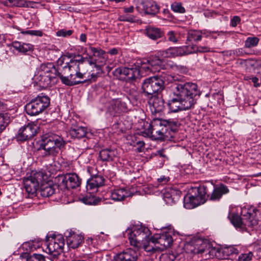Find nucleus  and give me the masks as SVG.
<instances>
[{
    "label": "nucleus",
    "instance_id": "1",
    "mask_svg": "<svg viewBox=\"0 0 261 261\" xmlns=\"http://www.w3.org/2000/svg\"><path fill=\"white\" fill-rule=\"evenodd\" d=\"M171 91L174 96L168 101V107L171 112L192 109L200 95L197 85L187 82L185 77L176 75L170 76Z\"/></svg>",
    "mask_w": 261,
    "mask_h": 261
},
{
    "label": "nucleus",
    "instance_id": "2",
    "mask_svg": "<svg viewBox=\"0 0 261 261\" xmlns=\"http://www.w3.org/2000/svg\"><path fill=\"white\" fill-rule=\"evenodd\" d=\"M229 189L223 184L215 186L212 182H206L199 187H191L184 198V206L192 208L204 203L206 200L219 201L224 194H227Z\"/></svg>",
    "mask_w": 261,
    "mask_h": 261
},
{
    "label": "nucleus",
    "instance_id": "3",
    "mask_svg": "<svg viewBox=\"0 0 261 261\" xmlns=\"http://www.w3.org/2000/svg\"><path fill=\"white\" fill-rule=\"evenodd\" d=\"M177 128V122L171 119L154 118L146 130L148 136L154 140H161L172 136Z\"/></svg>",
    "mask_w": 261,
    "mask_h": 261
},
{
    "label": "nucleus",
    "instance_id": "4",
    "mask_svg": "<svg viewBox=\"0 0 261 261\" xmlns=\"http://www.w3.org/2000/svg\"><path fill=\"white\" fill-rule=\"evenodd\" d=\"M66 142L60 136L49 133L42 137L39 150L44 157L56 156L60 150L63 148Z\"/></svg>",
    "mask_w": 261,
    "mask_h": 261
},
{
    "label": "nucleus",
    "instance_id": "5",
    "mask_svg": "<svg viewBox=\"0 0 261 261\" xmlns=\"http://www.w3.org/2000/svg\"><path fill=\"white\" fill-rule=\"evenodd\" d=\"M151 232L147 227L142 226L134 227L128 234V239L130 245L138 250L143 248L147 252L155 250L154 247L150 244V241L153 243L151 239H149Z\"/></svg>",
    "mask_w": 261,
    "mask_h": 261
},
{
    "label": "nucleus",
    "instance_id": "6",
    "mask_svg": "<svg viewBox=\"0 0 261 261\" xmlns=\"http://www.w3.org/2000/svg\"><path fill=\"white\" fill-rule=\"evenodd\" d=\"M257 209L250 207L248 208L243 207L241 210V217L238 214H233L228 215L231 223L237 228L244 229L246 226L254 227L258 224L259 221L256 218Z\"/></svg>",
    "mask_w": 261,
    "mask_h": 261
},
{
    "label": "nucleus",
    "instance_id": "7",
    "mask_svg": "<svg viewBox=\"0 0 261 261\" xmlns=\"http://www.w3.org/2000/svg\"><path fill=\"white\" fill-rule=\"evenodd\" d=\"M188 246L190 251L194 254H204L206 258L220 257L217 253V247H213L207 240L197 239Z\"/></svg>",
    "mask_w": 261,
    "mask_h": 261
},
{
    "label": "nucleus",
    "instance_id": "8",
    "mask_svg": "<svg viewBox=\"0 0 261 261\" xmlns=\"http://www.w3.org/2000/svg\"><path fill=\"white\" fill-rule=\"evenodd\" d=\"M49 104V97L41 93L28 103L25 106V109L28 115L36 116L44 112Z\"/></svg>",
    "mask_w": 261,
    "mask_h": 261
},
{
    "label": "nucleus",
    "instance_id": "9",
    "mask_svg": "<svg viewBox=\"0 0 261 261\" xmlns=\"http://www.w3.org/2000/svg\"><path fill=\"white\" fill-rule=\"evenodd\" d=\"M79 59H71L69 62H66L63 68L64 71L68 70L70 77L75 76L76 77L82 79L86 74L87 70L85 68V58L78 55Z\"/></svg>",
    "mask_w": 261,
    "mask_h": 261
},
{
    "label": "nucleus",
    "instance_id": "10",
    "mask_svg": "<svg viewBox=\"0 0 261 261\" xmlns=\"http://www.w3.org/2000/svg\"><path fill=\"white\" fill-rule=\"evenodd\" d=\"M164 81L161 77L153 76L145 79L142 84V90L145 96H153L164 89Z\"/></svg>",
    "mask_w": 261,
    "mask_h": 261
},
{
    "label": "nucleus",
    "instance_id": "11",
    "mask_svg": "<svg viewBox=\"0 0 261 261\" xmlns=\"http://www.w3.org/2000/svg\"><path fill=\"white\" fill-rule=\"evenodd\" d=\"M46 253L57 257L63 252L65 245V240L62 234H53L46 237Z\"/></svg>",
    "mask_w": 261,
    "mask_h": 261
},
{
    "label": "nucleus",
    "instance_id": "12",
    "mask_svg": "<svg viewBox=\"0 0 261 261\" xmlns=\"http://www.w3.org/2000/svg\"><path fill=\"white\" fill-rule=\"evenodd\" d=\"M38 128V126L34 123H29L19 128L15 138L20 142L30 140L36 135Z\"/></svg>",
    "mask_w": 261,
    "mask_h": 261
},
{
    "label": "nucleus",
    "instance_id": "13",
    "mask_svg": "<svg viewBox=\"0 0 261 261\" xmlns=\"http://www.w3.org/2000/svg\"><path fill=\"white\" fill-rule=\"evenodd\" d=\"M40 176V173H32L30 176L24 178L23 180L24 188L28 194L33 195L39 190L38 177Z\"/></svg>",
    "mask_w": 261,
    "mask_h": 261
},
{
    "label": "nucleus",
    "instance_id": "14",
    "mask_svg": "<svg viewBox=\"0 0 261 261\" xmlns=\"http://www.w3.org/2000/svg\"><path fill=\"white\" fill-rule=\"evenodd\" d=\"M107 109L111 115L115 116L122 112H126L128 108L124 99L116 98L109 102Z\"/></svg>",
    "mask_w": 261,
    "mask_h": 261
},
{
    "label": "nucleus",
    "instance_id": "15",
    "mask_svg": "<svg viewBox=\"0 0 261 261\" xmlns=\"http://www.w3.org/2000/svg\"><path fill=\"white\" fill-rule=\"evenodd\" d=\"M114 74L116 76L124 75L126 80H134L139 77V70L134 65L132 67H119L115 69Z\"/></svg>",
    "mask_w": 261,
    "mask_h": 261
},
{
    "label": "nucleus",
    "instance_id": "16",
    "mask_svg": "<svg viewBox=\"0 0 261 261\" xmlns=\"http://www.w3.org/2000/svg\"><path fill=\"white\" fill-rule=\"evenodd\" d=\"M187 48L185 46L179 47H170L165 50H160L157 51L158 56L164 58H171L178 56H184L187 53Z\"/></svg>",
    "mask_w": 261,
    "mask_h": 261
},
{
    "label": "nucleus",
    "instance_id": "17",
    "mask_svg": "<svg viewBox=\"0 0 261 261\" xmlns=\"http://www.w3.org/2000/svg\"><path fill=\"white\" fill-rule=\"evenodd\" d=\"M148 102L152 114L160 115L165 109L164 100L162 97L158 94L151 96Z\"/></svg>",
    "mask_w": 261,
    "mask_h": 261
},
{
    "label": "nucleus",
    "instance_id": "18",
    "mask_svg": "<svg viewBox=\"0 0 261 261\" xmlns=\"http://www.w3.org/2000/svg\"><path fill=\"white\" fill-rule=\"evenodd\" d=\"M67 244L69 248L75 249L81 245L84 241V235L72 230L65 232Z\"/></svg>",
    "mask_w": 261,
    "mask_h": 261
},
{
    "label": "nucleus",
    "instance_id": "19",
    "mask_svg": "<svg viewBox=\"0 0 261 261\" xmlns=\"http://www.w3.org/2000/svg\"><path fill=\"white\" fill-rule=\"evenodd\" d=\"M180 194V191L178 190L172 188L165 189L163 192V198L166 204L171 205L179 200Z\"/></svg>",
    "mask_w": 261,
    "mask_h": 261
},
{
    "label": "nucleus",
    "instance_id": "20",
    "mask_svg": "<svg viewBox=\"0 0 261 261\" xmlns=\"http://www.w3.org/2000/svg\"><path fill=\"white\" fill-rule=\"evenodd\" d=\"M138 253L137 250L127 248L119 253L115 258V261H136Z\"/></svg>",
    "mask_w": 261,
    "mask_h": 261
},
{
    "label": "nucleus",
    "instance_id": "21",
    "mask_svg": "<svg viewBox=\"0 0 261 261\" xmlns=\"http://www.w3.org/2000/svg\"><path fill=\"white\" fill-rule=\"evenodd\" d=\"M58 69L56 67L53 63L48 62L41 64L40 66L38 74H41L42 75H50L52 77H57L58 72Z\"/></svg>",
    "mask_w": 261,
    "mask_h": 261
},
{
    "label": "nucleus",
    "instance_id": "22",
    "mask_svg": "<svg viewBox=\"0 0 261 261\" xmlns=\"http://www.w3.org/2000/svg\"><path fill=\"white\" fill-rule=\"evenodd\" d=\"M142 10L146 14L155 15L160 9V7L154 2L151 1L146 0L141 2Z\"/></svg>",
    "mask_w": 261,
    "mask_h": 261
},
{
    "label": "nucleus",
    "instance_id": "23",
    "mask_svg": "<svg viewBox=\"0 0 261 261\" xmlns=\"http://www.w3.org/2000/svg\"><path fill=\"white\" fill-rule=\"evenodd\" d=\"M217 253L220 255V257H217L220 259H224L232 254H237L239 253V251L235 246H227L223 248H217Z\"/></svg>",
    "mask_w": 261,
    "mask_h": 261
},
{
    "label": "nucleus",
    "instance_id": "24",
    "mask_svg": "<svg viewBox=\"0 0 261 261\" xmlns=\"http://www.w3.org/2000/svg\"><path fill=\"white\" fill-rule=\"evenodd\" d=\"M132 193L126 188L118 189L111 192V197L115 201L123 200L126 197L131 196Z\"/></svg>",
    "mask_w": 261,
    "mask_h": 261
},
{
    "label": "nucleus",
    "instance_id": "25",
    "mask_svg": "<svg viewBox=\"0 0 261 261\" xmlns=\"http://www.w3.org/2000/svg\"><path fill=\"white\" fill-rule=\"evenodd\" d=\"M134 65L139 70L140 75L141 73L148 74L150 72H155V69L151 67L148 60H137L134 63Z\"/></svg>",
    "mask_w": 261,
    "mask_h": 261
},
{
    "label": "nucleus",
    "instance_id": "26",
    "mask_svg": "<svg viewBox=\"0 0 261 261\" xmlns=\"http://www.w3.org/2000/svg\"><path fill=\"white\" fill-rule=\"evenodd\" d=\"M116 151L111 148L102 149L99 152V158L102 162L112 161L116 156Z\"/></svg>",
    "mask_w": 261,
    "mask_h": 261
},
{
    "label": "nucleus",
    "instance_id": "27",
    "mask_svg": "<svg viewBox=\"0 0 261 261\" xmlns=\"http://www.w3.org/2000/svg\"><path fill=\"white\" fill-rule=\"evenodd\" d=\"M69 132L71 137L81 139L86 136L87 129L83 126L72 125Z\"/></svg>",
    "mask_w": 261,
    "mask_h": 261
},
{
    "label": "nucleus",
    "instance_id": "28",
    "mask_svg": "<svg viewBox=\"0 0 261 261\" xmlns=\"http://www.w3.org/2000/svg\"><path fill=\"white\" fill-rule=\"evenodd\" d=\"M146 34L152 40H156L163 37V32L160 28L149 26L145 29Z\"/></svg>",
    "mask_w": 261,
    "mask_h": 261
},
{
    "label": "nucleus",
    "instance_id": "29",
    "mask_svg": "<svg viewBox=\"0 0 261 261\" xmlns=\"http://www.w3.org/2000/svg\"><path fill=\"white\" fill-rule=\"evenodd\" d=\"M43 241L40 239H35L34 240L24 242L22 245L23 249L28 251H33L37 248H39L42 245Z\"/></svg>",
    "mask_w": 261,
    "mask_h": 261
},
{
    "label": "nucleus",
    "instance_id": "30",
    "mask_svg": "<svg viewBox=\"0 0 261 261\" xmlns=\"http://www.w3.org/2000/svg\"><path fill=\"white\" fill-rule=\"evenodd\" d=\"M39 189L40 195L44 197L50 196L55 192V186L48 182L41 184Z\"/></svg>",
    "mask_w": 261,
    "mask_h": 261
},
{
    "label": "nucleus",
    "instance_id": "31",
    "mask_svg": "<svg viewBox=\"0 0 261 261\" xmlns=\"http://www.w3.org/2000/svg\"><path fill=\"white\" fill-rule=\"evenodd\" d=\"M57 77L60 78L61 81V82L68 86H73L74 85H76L81 83H83L85 82V80L84 81H76L75 77H70L69 75L68 76H63V74L58 71L57 74Z\"/></svg>",
    "mask_w": 261,
    "mask_h": 261
},
{
    "label": "nucleus",
    "instance_id": "32",
    "mask_svg": "<svg viewBox=\"0 0 261 261\" xmlns=\"http://www.w3.org/2000/svg\"><path fill=\"white\" fill-rule=\"evenodd\" d=\"M13 47L19 52L27 54L28 51L33 50V45L30 43H22L15 41L12 44Z\"/></svg>",
    "mask_w": 261,
    "mask_h": 261
},
{
    "label": "nucleus",
    "instance_id": "33",
    "mask_svg": "<svg viewBox=\"0 0 261 261\" xmlns=\"http://www.w3.org/2000/svg\"><path fill=\"white\" fill-rule=\"evenodd\" d=\"M81 184V180L77 174L75 173L67 174V189H74L79 187Z\"/></svg>",
    "mask_w": 261,
    "mask_h": 261
},
{
    "label": "nucleus",
    "instance_id": "34",
    "mask_svg": "<svg viewBox=\"0 0 261 261\" xmlns=\"http://www.w3.org/2000/svg\"><path fill=\"white\" fill-rule=\"evenodd\" d=\"M36 77L39 84L43 87H47L50 86L52 81L57 77H52V76L50 75L43 74V75H42L41 74H38V75H36Z\"/></svg>",
    "mask_w": 261,
    "mask_h": 261
},
{
    "label": "nucleus",
    "instance_id": "35",
    "mask_svg": "<svg viewBox=\"0 0 261 261\" xmlns=\"http://www.w3.org/2000/svg\"><path fill=\"white\" fill-rule=\"evenodd\" d=\"M173 242L172 236L168 233L162 234L159 238L158 243L164 247L171 246Z\"/></svg>",
    "mask_w": 261,
    "mask_h": 261
},
{
    "label": "nucleus",
    "instance_id": "36",
    "mask_svg": "<svg viewBox=\"0 0 261 261\" xmlns=\"http://www.w3.org/2000/svg\"><path fill=\"white\" fill-rule=\"evenodd\" d=\"M103 64H96V66L92 67L93 69L91 70V73L88 76V80L95 81V80L103 73L102 70Z\"/></svg>",
    "mask_w": 261,
    "mask_h": 261
},
{
    "label": "nucleus",
    "instance_id": "37",
    "mask_svg": "<svg viewBox=\"0 0 261 261\" xmlns=\"http://www.w3.org/2000/svg\"><path fill=\"white\" fill-rule=\"evenodd\" d=\"M201 32L200 30H190L188 32L187 41L198 42L201 40Z\"/></svg>",
    "mask_w": 261,
    "mask_h": 261
},
{
    "label": "nucleus",
    "instance_id": "38",
    "mask_svg": "<svg viewBox=\"0 0 261 261\" xmlns=\"http://www.w3.org/2000/svg\"><path fill=\"white\" fill-rule=\"evenodd\" d=\"M151 67L155 69V72L158 70V67L162 66L163 61V59L158 56V53L153 56L150 57L148 60Z\"/></svg>",
    "mask_w": 261,
    "mask_h": 261
},
{
    "label": "nucleus",
    "instance_id": "39",
    "mask_svg": "<svg viewBox=\"0 0 261 261\" xmlns=\"http://www.w3.org/2000/svg\"><path fill=\"white\" fill-rule=\"evenodd\" d=\"M55 182L61 189H67V174H60L55 178Z\"/></svg>",
    "mask_w": 261,
    "mask_h": 261
},
{
    "label": "nucleus",
    "instance_id": "40",
    "mask_svg": "<svg viewBox=\"0 0 261 261\" xmlns=\"http://www.w3.org/2000/svg\"><path fill=\"white\" fill-rule=\"evenodd\" d=\"M36 2L34 1H27V0H15L14 6L21 8H34Z\"/></svg>",
    "mask_w": 261,
    "mask_h": 261
},
{
    "label": "nucleus",
    "instance_id": "41",
    "mask_svg": "<svg viewBox=\"0 0 261 261\" xmlns=\"http://www.w3.org/2000/svg\"><path fill=\"white\" fill-rule=\"evenodd\" d=\"M259 42V39L256 37H248L245 41V47L250 48L257 45Z\"/></svg>",
    "mask_w": 261,
    "mask_h": 261
},
{
    "label": "nucleus",
    "instance_id": "42",
    "mask_svg": "<svg viewBox=\"0 0 261 261\" xmlns=\"http://www.w3.org/2000/svg\"><path fill=\"white\" fill-rule=\"evenodd\" d=\"M9 120L7 116L4 114H0V133H2L6 127Z\"/></svg>",
    "mask_w": 261,
    "mask_h": 261
},
{
    "label": "nucleus",
    "instance_id": "43",
    "mask_svg": "<svg viewBox=\"0 0 261 261\" xmlns=\"http://www.w3.org/2000/svg\"><path fill=\"white\" fill-rule=\"evenodd\" d=\"M172 10L175 12L184 13L185 12V9L182 7V4L179 2H174L171 5Z\"/></svg>",
    "mask_w": 261,
    "mask_h": 261
},
{
    "label": "nucleus",
    "instance_id": "44",
    "mask_svg": "<svg viewBox=\"0 0 261 261\" xmlns=\"http://www.w3.org/2000/svg\"><path fill=\"white\" fill-rule=\"evenodd\" d=\"M83 201L86 204L95 205L97 204L98 200L94 196L90 195L84 197Z\"/></svg>",
    "mask_w": 261,
    "mask_h": 261
},
{
    "label": "nucleus",
    "instance_id": "45",
    "mask_svg": "<svg viewBox=\"0 0 261 261\" xmlns=\"http://www.w3.org/2000/svg\"><path fill=\"white\" fill-rule=\"evenodd\" d=\"M90 179L94 184V185H96L98 188L104 185L105 179L101 175L94 176Z\"/></svg>",
    "mask_w": 261,
    "mask_h": 261
},
{
    "label": "nucleus",
    "instance_id": "46",
    "mask_svg": "<svg viewBox=\"0 0 261 261\" xmlns=\"http://www.w3.org/2000/svg\"><path fill=\"white\" fill-rule=\"evenodd\" d=\"M27 261H46L45 256L41 254L34 253L28 256Z\"/></svg>",
    "mask_w": 261,
    "mask_h": 261
},
{
    "label": "nucleus",
    "instance_id": "47",
    "mask_svg": "<svg viewBox=\"0 0 261 261\" xmlns=\"http://www.w3.org/2000/svg\"><path fill=\"white\" fill-rule=\"evenodd\" d=\"M253 254L251 251L247 253L241 254L238 258V261H251L253 258Z\"/></svg>",
    "mask_w": 261,
    "mask_h": 261
},
{
    "label": "nucleus",
    "instance_id": "48",
    "mask_svg": "<svg viewBox=\"0 0 261 261\" xmlns=\"http://www.w3.org/2000/svg\"><path fill=\"white\" fill-rule=\"evenodd\" d=\"M167 40L170 42L175 43L178 41V35L174 31H169L167 34Z\"/></svg>",
    "mask_w": 261,
    "mask_h": 261
},
{
    "label": "nucleus",
    "instance_id": "49",
    "mask_svg": "<svg viewBox=\"0 0 261 261\" xmlns=\"http://www.w3.org/2000/svg\"><path fill=\"white\" fill-rule=\"evenodd\" d=\"M88 49L90 51L91 53L93 54V56L101 57L105 54V51L99 48L90 46Z\"/></svg>",
    "mask_w": 261,
    "mask_h": 261
},
{
    "label": "nucleus",
    "instance_id": "50",
    "mask_svg": "<svg viewBox=\"0 0 261 261\" xmlns=\"http://www.w3.org/2000/svg\"><path fill=\"white\" fill-rule=\"evenodd\" d=\"M136 17L135 16L133 15H121L119 17L118 19L121 21H126V22H134L135 21Z\"/></svg>",
    "mask_w": 261,
    "mask_h": 261
},
{
    "label": "nucleus",
    "instance_id": "51",
    "mask_svg": "<svg viewBox=\"0 0 261 261\" xmlns=\"http://www.w3.org/2000/svg\"><path fill=\"white\" fill-rule=\"evenodd\" d=\"M73 33V31L71 30H66L65 29H62L59 31H58L57 33V36H62L63 37H66L67 36H71L72 33Z\"/></svg>",
    "mask_w": 261,
    "mask_h": 261
},
{
    "label": "nucleus",
    "instance_id": "52",
    "mask_svg": "<svg viewBox=\"0 0 261 261\" xmlns=\"http://www.w3.org/2000/svg\"><path fill=\"white\" fill-rule=\"evenodd\" d=\"M21 33L23 34H29L32 36H36L41 37L43 35L42 31L39 30H29L26 31H22Z\"/></svg>",
    "mask_w": 261,
    "mask_h": 261
},
{
    "label": "nucleus",
    "instance_id": "53",
    "mask_svg": "<svg viewBox=\"0 0 261 261\" xmlns=\"http://www.w3.org/2000/svg\"><path fill=\"white\" fill-rule=\"evenodd\" d=\"M211 51V48L206 45H198L196 48V52L200 53H208Z\"/></svg>",
    "mask_w": 261,
    "mask_h": 261
},
{
    "label": "nucleus",
    "instance_id": "54",
    "mask_svg": "<svg viewBox=\"0 0 261 261\" xmlns=\"http://www.w3.org/2000/svg\"><path fill=\"white\" fill-rule=\"evenodd\" d=\"M200 32H201V37L203 36L205 37H208L211 36L212 34L213 33H218V35H219L220 34H223V32H215V31H208L207 30H200Z\"/></svg>",
    "mask_w": 261,
    "mask_h": 261
},
{
    "label": "nucleus",
    "instance_id": "55",
    "mask_svg": "<svg viewBox=\"0 0 261 261\" xmlns=\"http://www.w3.org/2000/svg\"><path fill=\"white\" fill-rule=\"evenodd\" d=\"M98 187L94 185V184L91 181L90 179H88L87 181V189L88 190H92V192L96 191Z\"/></svg>",
    "mask_w": 261,
    "mask_h": 261
},
{
    "label": "nucleus",
    "instance_id": "56",
    "mask_svg": "<svg viewBox=\"0 0 261 261\" xmlns=\"http://www.w3.org/2000/svg\"><path fill=\"white\" fill-rule=\"evenodd\" d=\"M133 145L134 146H138V147L137 148V151L139 152H142L143 150V148H144L145 143L143 141L139 140L138 141L133 142Z\"/></svg>",
    "mask_w": 261,
    "mask_h": 261
},
{
    "label": "nucleus",
    "instance_id": "57",
    "mask_svg": "<svg viewBox=\"0 0 261 261\" xmlns=\"http://www.w3.org/2000/svg\"><path fill=\"white\" fill-rule=\"evenodd\" d=\"M241 21V18L238 16H234L231 19L230 25L232 27H235Z\"/></svg>",
    "mask_w": 261,
    "mask_h": 261
},
{
    "label": "nucleus",
    "instance_id": "58",
    "mask_svg": "<svg viewBox=\"0 0 261 261\" xmlns=\"http://www.w3.org/2000/svg\"><path fill=\"white\" fill-rule=\"evenodd\" d=\"M170 178L165 176H162L158 178L157 181L159 185H164L167 184L169 181Z\"/></svg>",
    "mask_w": 261,
    "mask_h": 261
},
{
    "label": "nucleus",
    "instance_id": "59",
    "mask_svg": "<svg viewBox=\"0 0 261 261\" xmlns=\"http://www.w3.org/2000/svg\"><path fill=\"white\" fill-rule=\"evenodd\" d=\"M233 56L236 57H240L243 56L245 53L242 48H237L235 50H233Z\"/></svg>",
    "mask_w": 261,
    "mask_h": 261
},
{
    "label": "nucleus",
    "instance_id": "60",
    "mask_svg": "<svg viewBox=\"0 0 261 261\" xmlns=\"http://www.w3.org/2000/svg\"><path fill=\"white\" fill-rule=\"evenodd\" d=\"M251 81L254 84L255 87H258L260 86L261 82H258V79L255 76L251 77Z\"/></svg>",
    "mask_w": 261,
    "mask_h": 261
},
{
    "label": "nucleus",
    "instance_id": "61",
    "mask_svg": "<svg viewBox=\"0 0 261 261\" xmlns=\"http://www.w3.org/2000/svg\"><path fill=\"white\" fill-rule=\"evenodd\" d=\"M249 60L248 59H239L237 60V63L241 65L242 66H246L247 65V63L248 62Z\"/></svg>",
    "mask_w": 261,
    "mask_h": 261
},
{
    "label": "nucleus",
    "instance_id": "62",
    "mask_svg": "<svg viewBox=\"0 0 261 261\" xmlns=\"http://www.w3.org/2000/svg\"><path fill=\"white\" fill-rule=\"evenodd\" d=\"M134 10L133 6H130L128 8H124L123 11L124 13H133Z\"/></svg>",
    "mask_w": 261,
    "mask_h": 261
},
{
    "label": "nucleus",
    "instance_id": "63",
    "mask_svg": "<svg viewBox=\"0 0 261 261\" xmlns=\"http://www.w3.org/2000/svg\"><path fill=\"white\" fill-rule=\"evenodd\" d=\"M92 57H93V56H89V60H88V62H89V64L90 65L93 67L94 66H96V64H97V63L95 61L92 60Z\"/></svg>",
    "mask_w": 261,
    "mask_h": 261
},
{
    "label": "nucleus",
    "instance_id": "64",
    "mask_svg": "<svg viewBox=\"0 0 261 261\" xmlns=\"http://www.w3.org/2000/svg\"><path fill=\"white\" fill-rule=\"evenodd\" d=\"M233 50H227V51H223L222 52V53L224 55V56H233Z\"/></svg>",
    "mask_w": 261,
    "mask_h": 261
}]
</instances>
